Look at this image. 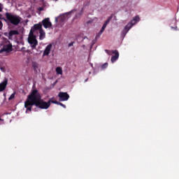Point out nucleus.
<instances>
[{
    "label": "nucleus",
    "mask_w": 179,
    "mask_h": 179,
    "mask_svg": "<svg viewBox=\"0 0 179 179\" xmlns=\"http://www.w3.org/2000/svg\"><path fill=\"white\" fill-rule=\"evenodd\" d=\"M0 48H1V45H0Z\"/></svg>",
    "instance_id": "36"
},
{
    "label": "nucleus",
    "mask_w": 179,
    "mask_h": 179,
    "mask_svg": "<svg viewBox=\"0 0 179 179\" xmlns=\"http://www.w3.org/2000/svg\"><path fill=\"white\" fill-rule=\"evenodd\" d=\"M39 34V40H44V38H45V32L44 31V29H40Z\"/></svg>",
    "instance_id": "13"
},
{
    "label": "nucleus",
    "mask_w": 179,
    "mask_h": 179,
    "mask_svg": "<svg viewBox=\"0 0 179 179\" xmlns=\"http://www.w3.org/2000/svg\"><path fill=\"white\" fill-rule=\"evenodd\" d=\"M33 106L41 108V110H48L51 103H50L49 101L45 102L44 100L41 99V94L35 88L31 90L30 94L27 96L24 101V108L27 109L26 113L31 111Z\"/></svg>",
    "instance_id": "1"
},
{
    "label": "nucleus",
    "mask_w": 179,
    "mask_h": 179,
    "mask_svg": "<svg viewBox=\"0 0 179 179\" xmlns=\"http://www.w3.org/2000/svg\"><path fill=\"white\" fill-rule=\"evenodd\" d=\"M42 24L45 29H49L52 27V24L50 22V19L48 17L42 20Z\"/></svg>",
    "instance_id": "8"
},
{
    "label": "nucleus",
    "mask_w": 179,
    "mask_h": 179,
    "mask_svg": "<svg viewBox=\"0 0 179 179\" xmlns=\"http://www.w3.org/2000/svg\"><path fill=\"white\" fill-rule=\"evenodd\" d=\"M74 43H75V42H71L70 43H69L68 46L72 47V45H73Z\"/></svg>",
    "instance_id": "26"
},
{
    "label": "nucleus",
    "mask_w": 179,
    "mask_h": 179,
    "mask_svg": "<svg viewBox=\"0 0 179 179\" xmlns=\"http://www.w3.org/2000/svg\"><path fill=\"white\" fill-rule=\"evenodd\" d=\"M55 22H58V18L57 17L55 18Z\"/></svg>",
    "instance_id": "29"
},
{
    "label": "nucleus",
    "mask_w": 179,
    "mask_h": 179,
    "mask_svg": "<svg viewBox=\"0 0 179 179\" xmlns=\"http://www.w3.org/2000/svg\"><path fill=\"white\" fill-rule=\"evenodd\" d=\"M104 30H106V29L101 27V30H100V31H99V35H97V36H96V38H97V37H100V36H101V34H103Z\"/></svg>",
    "instance_id": "20"
},
{
    "label": "nucleus",
    "mask_w": 179,
    "mask_h": 179,
    "mask_svg": "<svg viewBox=\"0 0 179 179\" xmlns=\"http://www.w3.org/2000/svg\"><path fill=\"white\" fill-rule=\"evenodd\" d=\"M59 101H68L69 100V94L67 92H59L58 94Z\"/></svg>",
    "instance_id": "6"
},
{
    "label": "nucleus",
    "mask_w": 179,
    "mask_h": 179,
    "mask_svg": "<svg viewBox=\"0 0 179 179\" xmlns=\"http://www.w3.org/2000/svg\"><path fill=\"white\" fill-rule=\"evenodd\" d=\"M0 121H2V119H1V118H0Z\"/></svg>",
    "instance_id": "31"
},
{
    "label": "nucleus",
    "mask_w": 179,
    "mask_h": 179,
    "mask_svg": "<svg viewBox=\"0 0 179 179\" xmlns=\"http://www.w3.org/2000/svg\"><path fill=\"white\" fill-rule=\"evenodd\" d=\"M105 52H106L107 54L110 55V50H105Z\"/></svg>",
    "instance_id": "27"
},
{
    "label": "nucleus",
    "mask_w": 179,
    "mask_h": 179,
    "mask_svg": "<svg viewBox=\"0 0 179 179\" xmlns=\"http://www.w3.org/2000/svg\"><path fill=\"white\" fill-rule=\"evenodd\" d=\"M84 38H87V37Z\"/></svg>",
    "instance_id": "35"
},
{
    "label": "nucleus",
    "mask_w": 179,
    "mask_h": 179,
    "mask_svg": "<svg viewBox=\"0 0 179 179\" xmlns=\"http://www.w3.org/2000/svg\"><path fill=\"white\" fill-rule=\"evenodd\" d=\"M69 13H72V12H69Z\"/></svg>",
    "instance_id": "32"
},
{
    "label": "nucleus",
    "mask_w": 179,
    "mask_h": 179,
    "mask_svg": "<svg viewBox=\"0 0 179 179\" xmlns=\"http://www.w3.org/2000/svg\"><path fill=\"white\" fill-rule=\"evenodd\" d=\"M38 10H39V12H43V10H44V8L42 7H39Z\"/></svg>",
    "instance_id": "25"
},
{
    "label": "nucleus",
    "mask_w": 179,
    "mask_h": 179,
    "mask_svg": "<svg viewBox=\"0 0 179 179\" xmlns=\"http://www.w3.org/2000/svg\"><path fill=\"white\" fill-rule=\"evenodd\" d=\"M84 38H87V37Z\"/></svg>",
    "instance_id": "34"
},
{
    "label": "nucleus",
    "mask_w": 179,
    "mask_h": 179,
    "mask_svg": "<svg viewBox=\"0 0 179 179\" xmlns=\"http://www.w3.org/2000/svg\"><path fill=\"white\" fill-rule=\"evenodd\" d=\"M15 94H16V93L13 92L8 98V100H13V99H15Z\"/></svg>",
    "instance_id": "21"
},
{
    "label": "nucleus",
    "mask_w": 179,
    "mask_h": 179,
    "mask_svg": "<svg viewBox=\"0 0 179 179\" xmlns=\"http://www.w3.org/2000/svg\"><path fill=\"white\" fill-rule=\"evenodd\" d=\"M52 99L53 98H50V99H49V103H50V104H51V103H52L53 104H57V106L59 104V101H54V100H52Z\"/></svg>",
    "instance_id": "18"
},
{
    "label": "nucleus",
    "mask_w": 179,
    "mask_h": 179,
    "mask_svg": "<svg viewBox=\"0 0 179 179\" xmlns=\"http://www.w3.org/2000/svg\"><path fill=\"white\" fill-rule=\"evenodd\" d=\"M51 48H52V44H49L46 46L43 52V57H48V55H50V53L51 52Z\"/></svg>",
    "instance_id": "9"
},
{
    "label": "nucleus",
    "mask_w": 179,
    "mask_h": 179,
    "mask_svg": "<svg viewBox=\"0 0 179 179\" xmlns=\"http://www.w3.org/2000/svg\"><path fill=\"white\" fill-rule=\"evenodd\" d=\"M56 72L57 75H62V69L61 67H57Z\"/></svg>",
    "instance_id": "17"
},
{
    "label": "nucleus",
    "mask_w": 179,
    "mask_h": 179,
    "mask_svg": "<svg viewBox=\"0 0 179 179\" xmlns=\"http://www.w3.org/2000/svg\"><path fill=\"white\" fill-rule=\"evenodd\" d=\"M112 52L113 54H115V55L112 56L111 62L114 63L120 57V53L118 52V50H113Z\"/></svg>",
    "instance_id": "10"
},
{
    "label": "nucleus",
    "mask_w": 179,
    "mask_h": 179,
    "mask_svg": "<svg viewBox=\"0 0 179 179\" xmlns=\"http://www.w3.org/2000/svg\"><path fill=\"white\" fill-rule=\"evenodd\" d=\"M6 86H8V78H5V80L0 83V92H3V90L6 89Z\"/></svg>",
    "instance_id": "12"
},
{
    "label": "nucleus",
    "mask_w": 179,
    "mask_h": 179,
    "mask_svg": "<svg viewBox=\"0 0 179 179\" xmlns=\"http://www.w3.org/2000/svg\"><path fill=\"white\" fill-rule=\"evenodd\" d=\"M84 38H87V37Z\"/></svg>",
    "instance_id": "33"
},
{
    "label": "nucleus",
    "mask_w": 179,
    "mask_h": 179,
    "mask_svg": "<svg viewBox=\"0 0 179 179\" xmlns=\"http://www.w3.org/2000/svg\"><path fill=\"white\" fill-rule=\"evenodd\" d=\"M139 20H140L139 15H136V17H134L133 20L130 22H129L126 25L124 29L122 30V36L125 37V36H127V33H128V31L131 30V28L132 27V26H134V24H136V22H139Z\"/></svg>",
    "instance_id": "3"
},
{
    "label": "nucleus",
    "mask_w": 179,
    "mask_h": 179,
    "mask_svg": "<svg viewBox=\"0 0 179 179\" xmlns=\"http://www.w3.org/2000/svg\"><path fill=\"white\" fill-rule=\"evenodd\" d=\"M2 27H3V24L2 23V21L0 20V30H2Z\"/></svg>",
    "instance_id": "24"
},
{
    "label": "nucleus",
    "mask_w": 179,
    "mask_h": 179,
    "mask_svg": "<svg viewBox=\"0 0 179 179\" xmlns=\"http://www.w3.org/2000/svg\"><path fill=\"white\" fill-rule=\"evenodd\" d=\"M28 43L31 45L32 50H36L37 45H38V41H37V37L33 32L30 33L28 37Z\"/></svg>",
    "instance_id": "4"
},
{
    "label": "nucleus",
    "mask_w": 179,
    "mask_h": 179,
    "mask_svg": "<svg viewBox=\"0 0 179 179\" xmlns=\"http://www.w3.org/2000/svg\"><path fill=\"white\" fill-rule=\"evenodd\" d=\"M2 4L0 3V12H2Z\"/></svg>",
    "instance_id": "28"
},
{
    "label": "nucleus",
    "mask_w": 179,
    "mask_h": 179,
    "mask_svg": "<svg viewBox=\"0 0 179 179\" xmlns=\"http://www.w3.org/2000/svg\"><path fill=\"white\" fill-rule=\"evenodd\" d=\"M89 80V78L85 79V82H87Z\"/></svg>",
    "instance_id": "30"
},
{
    "label": "nucleus",
    "mask_w": 179,
    "mask_h": 179,
    "mask_svg": "<svg viewBox=\"0 0 179 179\" xmlns=\"http://www.w3.org/2000/svg\"><path fill=\"white\" fill-rule=\"evenodd\" d=\"M82 15H83V8L81 9L80 12L78 13L76 15V17H80V16H82Z\"/></svg>",
    "instance_id": "19"
},
{
    "label": "nucleus",
    "mask_w": 179,
    "mask_h": 179,
    "mask_svg": "<svg viewBox=\"0 0 179 179\" xmlns=\"http://www.w3.org/2000/svg\"><path fill=\"white\" fill-rule=\"evenodd\" d=\"M111 19H113V15H111L110 17H108V18L106 20V22H104V24L102 26L103 29H106V27H107V24H108V23H110V21L111 20Z\"/></svg>",
    "instance_id": "14"
},
{
    "label": "nucleus",
    "mask_w": 179,
    "mask_h": 179,
    "mask_svg": "<svg viewBox=\"0 0 179 179\" xmlns=\"http://www.w3.org/2000/svg\"><path fill=\"white\" fill-rule=\"evenodd\" d=\"M19 36V31L17 30H11L8 32V38L9 40H12L13 36Z\"/></svg>",
    "instance_id": "11"
},
{
    "label": "nucleus",
    "mask_w": 179,
    "mask_h": 179,
    "mask_svg": "<svg viewBox=\"0 0 179 179\" xmlns=\"http://www.w3.org/2000/svg\"><path fill=\"white\" fill-rule=\"evenodd\" d=\"M13 47L10 43L3 45L2 48L0 50V54H9L12 52Z\"/></svg>",
    "instance_id": "5"
},
{
    "label": "nucleus",
    "mask_w": 179,
    "mask_h": 179,
    "mask_svg": "<svg viewBox=\"0 0 179 179\" xmlns=\"http://www.w3.org/2000/svg\"><path fill=\"white\" fill-rule=\"evenodd\" d=\"M32 66L34 68V72L37 73V69H38V64L36 62L32 63Z\"/></svg>",
    "instance_id": "16"
},
{
    "label": "nucleus",
    "mask_w": 179,
    "mask_h": 179,
    "mask_svg": "<svg viewBox=\"0 0 179 179\" xmlns=\"http://www.w3.org/2000/svg\"><path fill=\"white\" fill-rule=\"evenodd\" d=\"M5 16V22H8V23H10V24H13V26H17L20 22H22V17H20V16L12 13H6Z\"/></svg>",
    "instance_id": "2"
},
{
    "label": "nucleus",
    "mask_w": 179,
    "mask_h": 179,
    "mask_svg": "<svg viewBox=\"0 0 179 179\" xmlns=\"http://www.w3.org/2000/svg\"><path fill=\"white\" fill-rule=\"evenodd\" d=\"M108 66V63H105L101 66L102 69H106Z\"/></svg>",
    "instance_id": "22"
},
{
    "label": "nucleus",
    "mask_w": 179,
    "mask_h": 179,
    "mask_svg": "<svg viewBox=\"0 0 179 179\" xmlns=\"http://www.w3.org/2000/svg\"><path fill=\"white\" fill-rule=\"evenodd\" d=\"M58 106H61L62 107H63L64 108H66V106L64 105V103L59 102Z\"/></svg>",
    "instance_id": "23"
},
{
    "label": "nucleus",
    "mask_w": 179,
    "mask_h": 179,
    "mask_svg": "<svg viewBox=\"0 0 179 179\" xmlns=\"http://www.w3.org/2000/svg\"><path fill=\"white\" fill-rule=\"evenodd\" d=\"M36 30H43V24H41V22H39L38 24H35L31 29L30 32L29 33H32V34H34V31H36Z\"/></svg>",
    "instance_id": "7"
},
{
    "label": "nucleus",
    "mask_w": 179,
    "mask_h": 179,
    "mask_svg": "<svg viewBox=\"0 0 179 179\" xmlns=\"http://www.w3.org/2000/svg\"><path fill=\"white\" fill-rule=\"evenodd\" d=\"M111 19H113V15H111L110 17H108V18L106 20V22H104V24L102 26L103 29H106V27H107V24H108V23H110V21L111 20Z\"/></svg>",
    "instance_id": "15"
}]
</instances>
